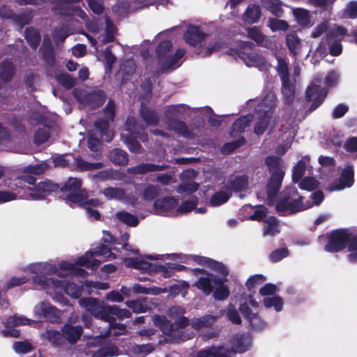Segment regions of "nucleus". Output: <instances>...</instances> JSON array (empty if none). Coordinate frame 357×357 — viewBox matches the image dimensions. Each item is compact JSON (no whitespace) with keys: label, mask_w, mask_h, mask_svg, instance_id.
Returning a JSON list of instances; mask_svg holds the SVG:
<instances>
[{"label":"nucleus","mask_w":357,"mask_h":357,"mask_svg":"<svg viewBox=\"0 0 357 357\" xmlns=\"http://www.w3.org/2000/svg\"><path fill=\"white\" fill-rule=\"evenodd\" d=\"M277 71L281 77L282 82L289 80L288 65L286 61L282 58L280 57L278 59Z\"/></svg>","instance_id":"13d9d810"},{"label":"nucleus","mask_w":357,"mask_h":357,"mask_svg":"<svg viewBox=\"0 0 357 357\" xmlns=\"http://www.w3.org/2000/svg\"><path fill=\"white\" fill-rule=\"evenodd\" d=\"M126 304L135 313H143L149 309V306L145 299L128 301Z\"/></svg>","instance_id":"a18cd8bd"},{"label":"nucleus","mask_w":357,"mask_h":357,"mask_svg":"<svg viewBox=\"0 0 357 357\" xmlns=\"http://www.w3.org/2000/svg\"><path fill=\"white\" fill-rule=\"evenodd\" d=\"M243 62L248 66H261L265 63V59L261 55L252 51L251 53L243 54Z\"/></svg>","instance_id":"c9c22d12"},{"label":"nucleus","mask_w":357,"mask_h":357,"mask_svg":"<svg viewBox=\"0 0 357 357\" xmlns=\"http://www.w3.org/2000/svg\"><path fill=\"white\" fill-rule=\"evenodd\" d=\"M354 183V169L352 165H347L342 171L340 178L333 181L329 187L330 191H339L350 188Z\"/></svg>","instance_id":"9d476101"},{"label":"nucleus","mask_w":357,"mask_h":357,"mask_svg":"<svg viewBox=\"0 0 357 357\" xmlns=\"http://www.w3.org/2000/svg\"><path fill=\"white\" fill-rule=\"evenodd\" d=\"M41 57L43 61L49 66L53 67L56 63L55 53L54 48L40 49Z\"/></svg>","instance_id":"603ef678"},{"label":"nucleus","mask_w":357,"mask_h":357,"mask_svg":"<svg viewBox=\"0 0 357 357\" xmlns=\"http://www.w3.org/2000/svg\"><path fill=\"white\" fill-rule=\"evenodd\" d=\"M76 169L79 172H86L95 169H101L103 167V163L98 162H89L84 160L81 156H77L74 158Z\"/></svg>","instance_id":"a878e982"},{"label":"nucleus","mask_w":357,"mask_h":357,"mask_svg":"<svg viewBox=\"0 0 357 357\" xmlns=\"http://www.w3.org/2000/svg\"><path fill=\"white\" fill-rule=\"evenodd\" d=\"M248 185V178L246 175L239 176L234 179L229 181L228 185V191L233 190L235 192H242L245 190Z\"/></svg>","instance_id":"c85d7f7f"},{"label":"nucleus","mask_w":357,"mask_h":357,"mask_svg":"<svg viewBox=\"0 0 357 357\" xmlns=\"http://www.w3.org/2000/svg\"><path fill=\"white\" fill-rule=\"evenodd\" d=\"M198 204V199L194 197L191 200L184 201L177 208V213L186 214L194 210Z\"/></svg>","instance_id":"8fccbe9b"},{"label":"nucleus","mask_w":357,"mask_h":357,"mask_svg":"<svg viewBox=\"0 0 357 357\" xmlns=\"http://www.w3.org/2000/svg\"><path fill=\"white\" fill-rule=\"evenodd\" d=\"M15 73V68L10 61H3L0 66V79L5 83L10 82Z\"/></svg>","instance_id":"2f4dec72"},{"label":"nucleus","mask_w":357,"mask_h":357,"mask_svg":"<svg viewBox=\"0 0 357 357\" xmlns=\"http://www.w3.org/2000/svg\"><path fill=\"white\" fill-rule=\"evenodd\" d=\"M4 18L11 20L14 24L18 26L20 29L23 28L25 25L31 22V17L29 14L22 13L17 14L10 10L7 13L3 14Z\"/></svg>","instance_id":"6ab92c4d"},{"label":"nucleus","mask_w":357,"mask_h":357,"mask_svg":"<svg viewBox=\"0 0 357 357\" xmlns=\"http://www.w3.org/2000/svg\"><path fill=\"white\" fill-rule=\"evenodd\" d=\"M231 196V192L220 190L215 192L210 199V204L212 206H218L226 203Z\"/></svg>","instance_id":"a19ab883"},{"label":"nucleus","mask_w":357,"mask_h":357,"mask_svg":"<svg viewBox=\"0 0 357 357\" xmlns=\"http://www.w3.org/2000/svg\"><path fill=\"white\" fill-rule=\"evenodd\" d=\"M286 45L293 56H296L300 53L301 40L295 33L287 36Z\"/></svg>","instance_id":"4c0bfd02"},{"label":"nucleus","mask_w":357,"mask_h":357,"mask_svg":"<svg viewBox=\"0 0 357 357\" xmlns=\"http://www.w3.org/2000/svg\"><path fill=\"white\" fill-rule=\"evenodd\" d=\"M303 196H299L291 202L288 200L289 214H294L304 209L303 204Z\"/></svg>","instance_id":"680f3d73"},{"label":"nucleus","mask_w":357,"mask_h":357,"mask_svg":"<svg viewBox=\"0 0 357 357\" xmlns=\"http://www.w3.org/2000/svg\"><path fill=\"white\" fill-rule=\"evenodd\" d=\"M103 56L105 60V67L106 71H110L112 68L114 63L116 62V58L112 53L111 47H107L103 52Z\"/></svg>","instance_id":"4d7b16f0"},{"label":"nucleus","mask_w":357,"mask_h":357,"mask_svg":"<svg viewBox=\"0 0 357 357\" xmlns=\"http://www.w3.org/2000/svg\"><path fill=\"white\" fill-rule=\"evenodd\" d=\"M224 283L222 282L221 284H215L214 285V293L213 296L215 299L218 300H224L225 299L229 294V291L227 287L224 286Z\"/></svg>","instance_id":"0e129e2a"},{"label":"nucleus","mask_w":357,"mask_h":357,"mask_svg":"<svg viewBox=\"0 0 357 357\" xmlns=\"http://www.w3.org/2000/svg\"><path fill=\"white\" fill-rule=\"evenodd\" d=\"M263 234L264 236H274L280 232L279 221L275 216H269L264 221Z\"/></svg>","instance_id":"b1692460"},{"label":"nucleus","mask_w":357,"mask_h":357,"mask_svg":"<svg viewBox=\"0 0 357 357\" xmlns=\"http://www.w3.org/2000/svg\"><path fill=\"white\" fill-rule=\"evenodd\" d=\"M88 197L87 192L84 190H80L73 193H68L66 196V202L73 207L74 204L79 206H83L84 201Z\"/></svg>","instance_id":"7c9ffc66"},{"label":"nucleus","mask_w":357,"mask_h":357,"mask_svg":"<svg viewBox=\"0 0 357 357\" xmlns=\"http://www.w3.org/2000/svg\"><path fill=\"white\" fill-rule=\"evenodd\" d=\"M206 36L207 33L202 31L197 25H189L183 36L185 42L192 47L202 46Z\"/></svg>","instance_id":"f8f14e48"},{"label":"nucleus","mask_w":357,"mask_h":357,"mask_svg":"<svg viewBox=\"0 0 357 357\" xmlns=\"http://www.w3.org/2000/svg\"><path fill=\"white\" fill-rule=\"evenodd\" d=\"M73 94L79 104L87 107L91 110L101 107L107 98V95L102 90L88 92L82 89H75Z\"/></svg>","instance_id":"0eeeda50"},{"label":"nucleus","mask_w":357,"mask_h":357,"mask_svg":"<svg viewBox=\"0 0 357 357\" xmlns=\"http://www.w3.org/2000/svg\"><path fill=\"white\" fill-rule=\"evenodd\" d=\"M104 117L107 119L110 120L111 122H113L116 116V105L113 100L109 99L105 105L104 109Z\"/></svg>","instance_id":"052dcab7"},{"label":"nucleus","mask_w":357,"mask_h":357,"mask_svg":"<svg viewBox=\"0 0 357 357\" xmlns=\"http://www.w3.org/2000/svg\"><path fill=\"white\" fill-rule=\"evenodd\" d=\"M328 94V89L319 85L310 84L305 91V100L312 101L307 112L311 113L317 109L324 101Z\"/></svg>","instance_id":"1a4fd4ad"},{"label":"nucleus","mask_w":357,"mask_h":357,"mask_svg":"<svg viewBox=\"0 0 357 357\" xmlns=\"http://www.w3.org/2000/svg\"><path fill=\"white\" fill-rule=\"evenodd\" d=\"M169 165L162 163L157 165L153 163H140L132 167L131 171L135 174H145L150 172H161L168 169Z\"/></svg>","instance_id":"2eb2a0df"},{"label":"nucleus","mask_w":357,"mask_h":357,"mask_svg":"<svg viewBox=\"0 0 357 357\" xmlns=\"http://www.w3.org/2000/svg\"><path fill=\"white\" fill-rule=\"evenodd\" d=\"M50 127L47 126L38 128L34 132V144L40 145L47 142L50 137Z\"/></svg>","instance_id":"ea45409f"},{"label":"nucleus","mask_w":357,"mask_h":357,"mask_svg":"<svg viewBox=\"0 0 357 357\" xmlns=\"http://www.w3.org/2000/svg\"><path fill=\"white\" fill-rule=\"evenodd\" d=\"M192 259L198 264H206L207 266L218 272L224 277V278H218L213 274L205 273L203 269L193 270V273L195 275L203 274V275L199 277L195 282L194 285L199 289H201L205 294L208 295L212 293L214 290L215 284H221L222 282H225L227 281L225 278L228 275L229 271L222 263L209 258L195 255L192 256Z\"/></svg>","instance_id":"7ed1b4c3"},{"label":"nucleus","mask_w":357,"mask_h":357,"mask_svg":"<svg viewBox=\"0 0 357 357\" xmlns=\"http://www.w3.org/2000/svg\"><path fill=\"white\" fill-rule=\"evenodd\" d=\"M178 205V200L174 197H164L156 199L153 202V208L162 212H167Z\"/></svg>","instance_id":"f3484780"},{"label":"nucleus","mask_w":357,"mask_h":357,"mask_svg":"<svg viewBox=\"0 0 357 357\" xmlns=\"http://www.w3.org/2000/svg\"><path fill=\"white\" fill-rule=\"evenodd\" d=\"M289 199V196L284 195L281 199H280L275 206L276 211L280 215H286V213L289 211L288 206V200Z\"/></svg>","instance_id":"69168bd1"},{"label":"nucleus","mask_w":357,"mask_h":357,"mask_svg":"<svg viewBox=\"0 0 357 357\" xmlns=\"http://www.w3.org/2000/svg\"><path fill=\"white\" fill-rule=\"evenodd\" d=\"M124 142L129 151L134 153H142L143 148L136 136L132 133L127 134L125 136Z\"/></svg>","instance_id":"58836bf2"},{"label":"nucleus","mask_w":357,"mask_h":357,"mask_svg":"<svg viewBox=\"0 0 357 357\" xmlns=\"http://www.w3.org/2000/svg\"><path fill=\"white\" fill-rule=\"evenodd\" d=\"M46 337L50 342L55 345H61L65 342L63 332L61 333L57 331H47L46 333Z\"/></svg>","instance_id":"6e6d98bb"},{"label":"nucleus","mask_w":357,"mask_h":357,"mask_svg":"<svg viewBox=\"0 0 357 357\" xmlns=\"http://www.w3.org/2000/svg\"><path fill=\"white\" fill-rule=\"evenodd\" d=\"M132 291L136 294L158 295L167 291L166 289H160L156 287L147 288L139 284H135L132 287Z\"/></svg>","instance_id":"49530a36"},{"label":"nucleus","mask_w":357,"mask_h":357,"mask_svg":"<svg viewBox=\"0 0 357 357\" xmlns=\"http://www.w3.org/2000/svg\"><path fill=\"white\" fill-rule=\"evenodd\" d=\"M306 170V163L303 160H300L292 169L291 179L294 183H298L303 178Z\"/></svg>","instance_id":"c03bdc74"},{"label":"nucleus","mask_w":357,"mask_h":357,"mask_svg":"<svg viewBox=\"0 0 357 357\" xmlns=\"http://www.w3.org/2000/svg\"><path fill=\"white\" fill-rule=\"evenodd\" d=\"M268 22V26L273 31H286L289 29V24L284 20L277 18H270Z\"/></svg>","instance_id":"bf43d9fd"},{"label":"nucleus","mask_w":357,"mask_h":357,"mask_svg":"<svg viewBox=\"0 0 357 357\" xmlns=\"http://www.w3.org/2000/svg\"><path fill=\"white\" fill-rule=\"evenodd\" d=\"M261 15V8L259 5H249L243 14V19L245 22L252 24L257 23Z\"/></svg>","instance_id":"4be33fe9"},{"label":"nucleus","mask_w":357,"mask_h":357,"mask_svg":"<svg viewBox=\"0 0 357 357\" xmlns=\"http://www.w3.org/2000/svg\"><path fill=\"white\" fill-rule=\"evenodd\" d=\"M100 248L102 250L100 255L98 254V252H96L93 254H89L86 252L84 256H82L78 259V260L76 261V264L63 261L60 264L61 270L67 271L68 273L63 274L61 273V271H59L57 273L58 275L64 277L69 273L83 275L84 273H86L85 271L77 268V265L86 266V268H91L92 270L98 268L102 261V258H103V253L106 254L110 252L109 247Z\"/></svg>","instance_id":"20e7f679"},{"label":"nucleus","mask_w":357,"mask_h":357,"mask_svg":"<svg viewBox=\"0 0 357 357\" xmlns=\"http://www.w3.org/2000/svg\"><path fill=\"white\" fill-rule=\"evenodd\" d=\"M276 101L277 99L275 95L268 94L258 105L259 116L253 130L255 135H261L266 130L275 112Z\"/></svg>","instance_id":"423d86ee"},{"label":"nucleus","mask_w":357,"mask_h":357,"mask_svg":"<svg viewBox=\"0 0 357 357\" xmlns=\"http://www.w3.org/2000/svg\"><path fill=\"white\" fill-rule=\"evenodd\" d=\"M247 36L254 40L259 47H266L268 38L264 35L259 26H251L246 28Z\"/></svg>","instance_id":"a211bd4d"},{"label":"nucleus","mask_w":357,"mask_h":357,"mask_svg":"<svg viewBox=\"0 0 357 357\" xmlns=\"http://www.w3.org/2000/svg\"><path fill=\"white\" fill-rule=\"evenodd\" d=\"M24 38L32 49L36 50L41 41L40 33L32 26L27 27L24 31Z\"/></svg>","instance_id":"5701e85b"},{"label":"nucleus","mask_w":357,"mask_h":357,"mask_svg":"<svg viewBox=\"0 0 357 357\" xmlns=\"http://www.w3.org/2000/svg\"><path fill=\"white\" fill-rule=\"evenodd\" d=\"M59 190V184L47 179L38 183L34 186L33 191L30 193V196L34 199H43L45 195L57 192Z\"/></svg>","instance_id":"ddd939ff"},{"label":"nucleus","mask_w":357,"mask_h":357,"mask_svg":"<svg viewBox=\"0 0 357 357\" xmlns=\"http://www.w3.org/2000/svg\"><path fill=\"white\" fill-rule=\"evenodd\" d=\"M142 93L139 96V100L142 105L145 103L149 102L152 97L153 84L149 78H146L140 84Z\"/></svg>","instance_id":"cd10ccee"},{"label":"nucleus","mask_w":357,"mask_h":357,"mask_svg":"<svg viewBox=\"0 0 357 357\" xmlns=\"http://www.w3.org/2000/svg\"><path fill=\"white\" fill-rule=\"evenodd\" d=\"M282 93L283 96L284 102L287 105H290L295 97L294 86L290 80L282 82Z\"/></svg>","instance_id":"c756f323"},{"label":"nucleus","mask_w":357,"mask_h":357,"mask_svg":"<svg viewBox=\"0 0 357 357\" xmlns=\"http://www.w3.org/2000/svg\"><path fill=\"white\" fill-rule=\"evenodd\" d=\"M264 162L271 174L266 184V194L268 198L271 199L278 195L285 172L282 167V160L278 156H267Z\"/></svg>","instance_id":"39448f33"},{"label":"nucleus","mask_w":357,"mask_h":357,"mask_svg":"<svg viewBox=\"0 0 357 357\" xmlns=\"http://www.w3.org/2000/svg\"><path fill=\"white\" fill-rule=\"evenodd\" d=\"M217 320V317L206 314L202 317H195L190 320V325L195 329L200 330L204 328L211 327Z\"/></svg>","instance_id":"412c9836"},{"label":"nucleus","mask_w":357,"mask_h":357,"mask_svg":"<svg viewBox=\"0 0 357 357\" xmlns=\"http://www.w3.org/2000/svg\"><path fill=\"white\" fill-rule=\"evenodd\" d=\"M139 115L146 126H155L160 122V118L157 112L147 107L142 105Z\"/></svg>","instance_id":"aec40b11"},{"label":"nucleus","mask_w":357,"mask_h":357,"mask_svg":"<svg viewBox=\"0 0 357 357\" xmlns=\"http://www.w3.org/2000/svg\"><path fill=\"white\" fill-rule=\"evenodd\" d=\"M253 119L252 114L241 116L236 120L231 128L232 133L243 132L247 127H248Z\"/></svg>","instance_id":"bb28decb"},{"label":"nucleus","mask_w":357,"mask_h":357,"mask_svg":"<svg viewBox=\"0 0 357 357\" xmlns=\"http://www.w3.org/2000/svg\"><path fill=\"white\" fill-rule=\"evenodd\" d=\"M116 218H118V220L120 222H121L130 227H136L139 225V222L138 218L135 215H134L127 211L117 212Z\"/></svg>","instance_id":"37998d69"},{"label":"nucleus","mask_w":357,"mask_h":357,"mask_svg":"<svg viewBox=\"0 0 357 357\" xmlns=\"http://www.w3.org/2000/svg\"><path fill=\"white\" fill-rule=\"evenodd\" d=\"M160 188L155 185H148L143 191L142 197L146 201H152L158 197Z\"/></svg>","instance_id":"3c124183"},{"label":"nucleus","mask_w":357,"mask_h":357,"mask_svg":"<svg viewBox=\"0 0 357 357\" xmlns=\"http://www.w3.org/2000/svg\"><path fill=\"white\" fill-rule=\"evenodd\" d=\"M31 271L33 273L52 274L56 272V268L49 264H35L31 266Z\"/></svg>","instance_id":"338daca9"},{"label":"nucleus","mask_w":357,"mask_h":357,"mask_svg":"<svg viewBox=\"0 0 357 357\" xmlns=\"http://www.w3.org/2000/svg\"><path fill=\"white\" fill-rule=\"evenodd\" d=\"M79 305L89 311L94 317L108 322L107 328L100 331L98 337H107L113 335L117 336L125 333L126 326L114 322L115 317L119 319L129 318L131 313L126 309L120 308L117 305H109L91 297L82 298L79 300Z\"/></svg>","instance_id":"f257e3e1"},{"label":"nucleus","mask_w":357,"mask_h":357,"mask_svg":"<svg viewBox=\"0 0 357 357\" xmlns=\"http://www.w3.org/2000/svg\"><path fill=\"white\" fill-rule=\"evenodd\" d=\"M328 244L326 245H349L351 243L353 234L349 228H340L326 234Z\"/></svg>","instance_id":"9b49d317"},{"label":"nucleus","mask_w":357,"mask_h":357,"mask_svg":"<svg viewBox=\"0 0 357 357\" xmlns=\"http://www.w3.org/2000/svg\"><path fill=\"white\" fill-rule=\"evenodd\" d=\"M185 312V309L181 306L174 305L168 310V316L174 320L173 323L165 317L157 315L154 317L153 322L155 325L167 336L168 341L178 342L192 337L193 333L192 332L186 333L181 331V329L190 325V320L183 316Z\"/></svg>","instance_id":"f03ea898"},{"label":"nucleus","mask_w":357,"mask_h":357,"mask_svg":"<svg viewBox=\"0 0 357 357\" xmlns=\"http://www.w3.org/2000/svg\"><path fill=\"white\" fill-rule=\"evenodd\" d=\"M244 337L243 335H236L232 340V346L229 349L230 352H244L247 349V346L244 344Z\"/></svg>","instance_id":"5fc2aeb1"},{"label":"nucleus","mask_w":357,"mask_h":357,"mask_svg":"<svg viewBox=\"0 0 357 357\" xmlns=\"http://www.w3.org/2000/svg\"><path fill=\"white\" fill-rule=\"evenodd\" d=\"M264 303L266 307H274L278 312L282 309L283 302L282 298L278 296L266 298Z\"/></svg>","instance_id":"e2e57ef3"},{"label":"nucleus","mask_w":357,"mask_h":357,"mask_svg":"<svg viewBox=\"0 0 357 357\" xmlns=\"http://www.w3.org/2000/svg\"><path fill=\"white\" fill-rule=\"evenodd\" d=\"M61 331L63 333L65 340H67L71 344H75L81 337L83 328L81 326L66 324L62 328Z\"/></svg>","instance_id":"dca6fc26"},{"label":"nucleus","mask_w":357,"mask_h":357,"mask_svg":"<svg viewBox=\"0 0 357 357\" xmlns=\"http://www.w3.org/2000/svg\"><path fill=\"white\" fill-rule=\"evenodd\" d=\"M67 294L73 298H79L82 295V289L73 282H68L65 286Z\"/></svg>","instance_id":"774afa93"},{"label":"nucleus","mask_w":357,"mask_h":357,"mask_svg":"<svg viewBox=\"0 0 357 357\" xmlns=\"http://www.w3.org/2000/svg\"><path fill=\"white\" fill-rule=\"evenodd\" d=\"M82 181L79 178H69L61 187L59 190L62 192L73 193L82 189Z\"/></svg>","instance_id":"473e14b6"},{"label":"nucleus","mask_w":357,"mask_h":357,"mask_svg":"<svg viewBox=\"0 0 357 357\" xmlns=\"http://www.w3.org/2000/svg\"><path fill=\"white\" fill-rule=\"evenodd\" d=\"M173 51L172 43L169 40H165L159 43L156 47V54L160 61H163Z\"/></svg>","instance_id":"f704fd0d"},{"label":"nucleus","mask_w":357,"mask_h":357,"mask_svg":"<svg viewBox=\"0 0 357 357\" xmlns=\"http://www.w3.org/2000/svg\"><path fill=\"white\" fill-rule=\"evenodd\" d=\"M60 85L66 89H71L76 84V79L68 73H61L56 77Z\"/></svg>","instance_id":"09e8293b"},{"label":"nucleus","mask_w":357,"mask_h":357,"mask_svg":"<svg viewBox=\"0 0 357 357\" xmlns=\"http://www.w3.org/2000/svg\"><path fill=\"white\" fill-rule=\"evenodd\" d=\"M293 15L297 22L303 27L310 25V17L307 10L303 8H295L293 10Z\"/></svg>","instance_id":"79ce46f5"},{"label":"nucleus","mask_w":357,"mask_h":357,"mask_svg":"<svg viewBox=\"0 0 357 357\" xmlns=\"http://www.w3.org/2000/svg\"><path fill=\"white\" fill-rule=\"evenodd\" d=\"M34 312L39 317H44L52 322L57 321L60 317L59 310L45 301H42L36 305Z\"/></svg>","instance_id":"4468645a"},{"label":"nucleus","mask_w":357,"mask_h":357,"mask_svg":"<svg viewBox=\"0 0 357 357\" xmlns=\"http://www.w3.org/2000/svg\"><path fill=\"white\" fill-rule=\"evenodd\" d=\"M102 194L108 200H123L126 196V193L123 188L114 187H107L104 188Z\"/></svg>","instance_id":"e433bc0d"},{"label":"nucleus","mask_w":357,"mask_h":357,"mask_svg":"<svg viewBox=\"0 0 357 357\" xmlns=\"http://www.w3.org/2000/svg\"><path fill=\"white\" fill-rule=\"evenodd\" d=\"M109 160L114 164L119 166H126L129 161L127 152L121 149H114L109 153Z\"/></svg>","instance_id":"393cba45"},{"label":"nucleus","mask_w":357,"mask_h":357,"mask_svg":"<svg viewBox=\"0 0 357 357\" xmlns=\"http://www.w3.org/2000/svg\"><path fill=\"white\" fill-rule=\"evenodd\" d=\"M33 282L38 284L43 287L53 284L55 287L63 286V283L58 280H54L52 278H47L42 275H38L33 278Z\"/></svg>","instance_id":"864d4df0"},{"label":"nucleus","mask_w":357,"mask_h":357,"mask_svg":"<svg viewBox=\"0 0 357 357\" xmlns=\"http://www.w3.org/2000/svg\"><path fill=\"white\" fill-rule=\"evenodd\" d=\"M261 4L272 15L280 17L283 15L284 11L281 7L280 0H261Z\"/></svg>","instance_id":"72a5a7b5"},{"label":"nucleus","mask_w":357,"mask_h":357,"mask_svg":"<svg viewBox=\"0 0 357 357\" xmlns=\"http://www.w3.org/2000/svg\"><path fill=\"white\" fill-rule=\"evenodd\" d=\"M176 111V106L172 105L165 113L170 130L174 131L179 136L188 139H192L194 137V133L188 129L185 123L177 118L171 116V114L175 113Z\"/></svg>","instance_id":"6e6552de"},{"label":"nucleus","mask_w":357,"mask_h":357,"mask_svg":"<svg viewBox=\"0 0 357 357\" xmlns=\"http://www.w3.org/2000/svg\"><path fill=\"white\" fill-rule=\"evenodd\" d=\"M298 186L301 189L312 191L319 187V183L317 179L312 176H306L298 182Z\"/></svg>","instance_id":"de8ad7c7"}]
</instances>
